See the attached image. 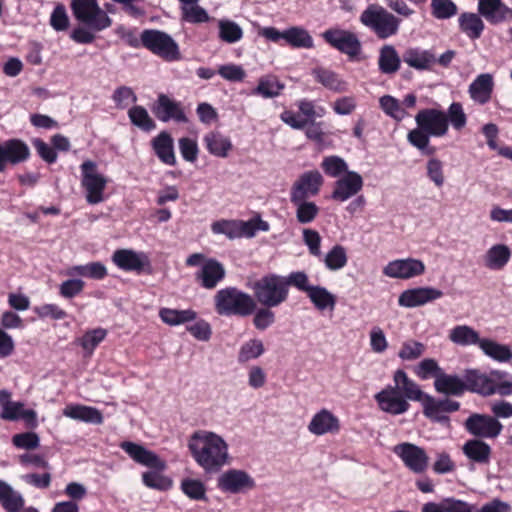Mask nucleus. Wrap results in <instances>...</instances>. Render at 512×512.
I'll list each match as a JSON object with an SVG mask.
<instances>
[{
	"instance_id": "36",
	"label": "nucleus",
	"mask_w": 512,
	"mask_h": 512,
	"mask_svg": "<svg viewBox=\"0 0 512 512\" xmlns=\"http://www.w3.org/2000/svg\"><path fill=\"white\" fill-rule=\"evenodd\" d=\"M316 81L321 83L325 88L341 93L348 89V85L345 81L339 78V76L328 69L318 67L312 71Z\"/></svg>"
},
{
	"instance_id": "23",
	"label": "nucleus",
	"mask_w": 512,
	"mask_h": 512,
	"mask_svg": "<svg viewBox=\"0 0 512 512\" xmlns=\"http://www.w3.org/2000/svg\"><path fill=\"white\" fill-rule=\"evenodd\" d=\"M512 252L506 244H494L484 253L482 260L485 268L492 271L502 270L510 261Z\"/></svg>"
},
{
	"instance_id": "20",
	"label": "nucleus",
	"mask_w": 512,
	"mask_h": 512,
	"mask_svg": "<svg viewBox=\"0 0 512 512\" xmlns=\"http://www.w3.org/2000/svg\"><path fill=\"white\" fill-rule=\"evenodd\" d=\"M63 415L73 419L93 425H100L103 423V414L100 410L95 407L81 405V404H69L63 409Z\"/></svg>"
},
{
	"instance_id": "2",
	"label": "nucleus",
	"mask_w": 512,
	"mask_h": 512,
	"mask_svg": "<svg viewBox=\"0 0 512 512\" xmlns=\"http://www.w3.org/2000/svg\"><path fill=\"white\" fill-rule=\"evenodd\" d=\"M417 128L407 134L408 142L425 155H433L435 147L429 145L430 137H443L448 132V118L439 109L427 108L420 110L415 116Z\"/></svg>"
},
{
	"instance_id": "32",
	"label": "nucleus",
	"mask_w": 512,
	"mask_h": 512,
	"mask_svg": "<svg viewBox=\"0 0 512 512\" xmlns=\"http://www.w3.org/2000/svg\"><path fill=\"white\" fill-rule=\"evenodd\" d=\"M404 62L417 70L429 69L436 61L435 56L427 50L409 48L403 55Z\"/></svg>"
},
{
	"instance_id": "11",
	"label": "nucleus",
	"mask_w": 512,
	"mask_h": 512,
	"mask_svg": "<svg viewBox=\"0 0 512 512\" xmlns=\"http://www.w3.org/2000/svg\"><path fill=\"white\" fill-rule=\"evenodd\" d=\"M30 155V148L20 139H9L0 142V173L6 170L8 164L23 163L29 159Z\"/></svg>"
},
{
	"instance_id": "42",
	"label": "nucleus",
	"mask_w": 512,
	"mask_h": 512,
	"mask_svg": "<svg viewBox=\"0 0 512 512\" xmlns=\"http://www.w3.org/2000/svg\"><path fill=\"white\" fill-rule=\"evenodd\" d=\"M159 316L164 323L170 326H176L195 320L197 314L194 310L191 309L176 310L170 308H162L159 311Z\"/></svg>"
},
{
	"instance_id": "52",
	"label": "nucleus",
	"mask_w": 512,
	"mask_h": 512,
	"mask_svg": "<svg viewBox=\"0 0 512 512\" xmlns=\"http://www.w3.org/2000/svg\"><path fill=\"white\" fill-rule=\"evenodd\" d=\"M283 88L284 85L281 84L276 77L266 76L259 80L255 92L265 98H272L278 96Z\"/></svg>"
},
{
	"instance_id": "22",
	"label": "nucleus",
	"mask_w": 512,
	"mask_h": 512,
	"mask_svg": "<svg viewBox=\"0 0 512 512\" xmlns=\"http://www.w3.org/2000/svg\"><path fill=\"white\" fill-rule=\"evenodd\" d=\"M224 266L215 259L204 261L201 270L196 278L200 280L201 285L206 289H213L225 277Z\"/></svg>"
},
{
	"instance_id": "60",
	"label": "nucleus",
	"mask_w": 512,
	"mask_h": 512,
	"mask_svg": "<svg viewBox=\"0 0 512 512\" xmlns=\"http://www.w3.org/2000/svg\"><path fill=\"white\" fill-rule=\"evenodd\" d=\"M431 8L437 19H448L457 13V6L451 0H432Z\"/></svg>"
},
{
	"instance_id": "21",
	"label": "nucleus",
	"mask_w": 512,
	"mask_h": 512,
	"mask_svg": "<svg viewBox=\"0 0 512 512\" xmlns=\"http://www.w3.org/2000/svg\"><path fill=\"white\" fill-rule=\"evenodd\" d=\"M153 112L156 117L163 122H167L171 119L177 122H187V117L181 109L180 104L172 101L164 94L158 97Z\"/></svg>"
},
{
	"instance_id": "10",
	"label": "nucleus",
	"mask_w": 512,
	"mask_h": 512,
	"mask_svg": "<svg viewBox=\"0 0 512 512\" xmlns=\"http://www.w3.org/2000/svg\"><path fill=\"white\" fill-rule=\"evenodd\" d=\"M323 184V177L317 170H311L301 174L293 183L290 191V201L307 200L316 196Z\"/></svg>"
},
{
	"instance_id": "15",
	"label": "nucleus",
	"mask_w": 512,
	"mask_h": 512,
	"mask_svg": "<svg viewBox=\"0 0 512 512\" xmlns=\"http://www.w3.org/2000/svg\"><path fill=\"white\" fill-rule=\"evenodd\" d=\"M442 296L443 292L437 288L417 287L403 291L398 298V304L402 307L414 308L433 302Z\"/></svg>"
},
{
	"instance_id": "46",
	"label": "nucleus",
	"mask_w": 512,
	"mask_h": 512,
	"mask_svg": "<svg viewBox=\"0 0 512 512\" xmlns=\"http://www.w3.org/2000/svg\"><path fill=\"white\" fill-rule=\"evenodd\" d=\"M295 206L296 219L301 224H308L314 221L319 214V207L311 201H291Z\"/></svg>"
},
{
	"instance_id": "61",
	"label": "nucleus",
	"mask_w": 512,
	"mask_h": 512,
	"mask_svg": "<svg viewBox=\"0 0 512 512\" xmlns=\"http://www.w3.org/2000/svg\"><path fill=\"white\" fill-rule=\"evenodd\" d=\"M211 229L213 233L224 234L231 240L240 238L237 220L216 221L212 224Z\"/></svg>"
},
{
	"instance_id": "62",
	"label": "nucleus",
	"mask_w": 512,
	"mask_h": 512,
	"mask_svg": "<svg viewBox=\"0 0 512 512\" xmlns=\"http://www.w3.org/2000/svg\"><path fill=\"white\" fill-rule=\"evenodd\" d=\"M183 493L193 500H201L205 497L204 484L195 479H184L181 483Z\"/></svg>"
},
{
	"instance_id": "45",
	"label": "nucleus",
	"mask_w": 512,
	"mask_h": 512,
	"mask_svg": "<svg viewBox=\"0 0 512 512\" xmlns=\"http://www.w3.org/2000/svg\"><path fill=\"white\" fill-rule=\"evenodd\" d=\"M182 18L193 24L205 23L210 20L207 11L198 5V0H190L181 7Z\"/></svg>"
},
{
	"instance_id": "28",
	"label": "nucleus",
	"mask_w": 512,
	"mask_h": 512,
	"mask_svg": "<svg viewBox=\"0 0 512 512\" xmlns=\"http://www.w3.org/2000/svg\"><path fill=\"white\" fill-rule=\"evenodd\" d=\"M0 504L6 512H21L25 500L22 494L7 482L0 480Z\"/></svg>"
},
{
	"instance_id": "3",
	"label": "nucleus",
	"mask_w": 512,
	"mask_h": 512,
	"mask_svg": "<svg viewBox=\"0 0 512 512\" xmlns=\"http://www.w3.org/2000/svg\"><path fill=\"white\" fill-rule=\"evenodd\" d=\"M362 25L369 28L379 39H387L397 34L400 19L383 6L370 4L360 15Z\"/></svg>"
},
{
	"instance_id": "1",
	"label": "nucleus",
	"mask_w": 512,
	"mask_h": 512,
	"mask_svg": "<svg viewBox=\"0 0 512 512\" xmlns=\"http://www.w3.org/2000/svg\"><path fill=\"white\" fill-rule=\"evenodd\" d=\"M426 396L420 386L401 369L394 372L393 385L375 395L379 408L391 415H400L410 408L409 401L421 402Z\"/></svg>"
},
{
	"instance_id": "47",
	"label": "nucleus",
	"mask_w": 512,
	"mask_h": 512,
	"mask_svg": "<svg viewBox=\"0 0 512 512\" xmlns=\"http://www.w3.org/2000/svg\"><path fill=\"white\" fill-rule=\"evenodd\" d=\"M129 456L137 463L147 466L149 468L163 470L165 469V462L162 461L151 450H126Z\"/></svg>"
},
{
	"instance_id": "57",
	"label": "nucleus",
	"mask_w": 512,
	"mask_h": 512,
	"mask_svg": "<svg viewBox=\"0 0 512 512\" xmlns=\"http://www.w3.org/2000/svg\"><path fill=\"white\" fill-rule=\"evenodd\" d=\"M446 116L448 118V124L450 123L457 131L462 130L467 124V116L463 110L462 104L459 102H453L449 106Z\"/></svg>"
},
{
	"instance_id": "24",
	"label": "nucleus",
	"mask_w": 512,
	"mask_h": 512,
	"mask_svg": "<svg viewBox=\"0 0 512 512\" xmlns=\"http://www.w3.org/2000/svg\"><path fill=\"white\" fill-rule=\"evenodd\" d=\"M0 418L7 421L23 420L27 426H37V413L33 409H26L24 403L11 401L6 408L0 412Z\"/></svg>"
},
{
	"instance_id": "16",
	"label": "nucleus",
	"mask_w": 512,
	"mask_h": 512,
	"mask_svg": "<svg viewBox=\"0 0 512 512\" xmlns=\"http://www.w3.org/2000/svg\"><path fill=\"white\" fill-rule=\"evenodd\" d=\"M363 187L362 176L355 172H347L343 177L335 182L331 198L336 201L344 202L358 194Z\"/></svg>"
},
{
	"instance_id": "4",
	"label": "nucleus",
	"mask_w": 512,
	"mask_h": 512,
	"mask_svg": "<svg viewBox=\"0 0 512 512\" xmlns=\"http://www.w3.org/2000/svg\"><path fill=\"white\" fill-rule=\"evenodd\" d=\"M215 308L220 315H250L256 308L252 296L234 287L219 290L215 295Z\"/></svg>"
},
{
	"instance_id": "34",
	"label": "nucleus",
	"mask_w": 512,
	"mask_h": 512,
	"mask_svg": "<svg viewBox=\"0 0 512 512\" xmlns=\"http://www.w3.org/2000/svg\"><path fill=\"white\" fill-rule=\"evenodd\" d=\"M307 296L319 311H332L336 306V296L323 286L314 285Z\"/></svg>"
},
{
	"instance_id": "58",
	"label": "nucleus",
	"mask_w": 512,
	"mask_h": 512,
	"mask_svg": "<svg viewBox=\"0 0 512 512\" xmlns=\"http://www.w3.org/2000/svg\"><path fill=\"white\" fill-rule=\"evenodd\" d=\"M424 351V344L418 341L409 340L402 344L401 349L398 352V356L404 361H413L420 358Z\"/></svg>"
},
{
	"instance_id": "51",
	"label": "nucleus",
	"mask_w": 512,
	"mask_h": 512,
	"mask_svg": "<svg viewBox=\"0 0 512 512\" xmlns=\"http://www.w3.org/2000/svg\"><path fill=\"white\" fill-rule=\"evenodd\" d=\"M348 261L346 249L341 245H335L326 254L324 262L326 267L331 271L342 269Z\"/></svg>"
},
{
	"instance_id": "8",
	"label": "nucleus",
	"mask_w": 512,
	"mask_h": 512,
	"mask_svg": "<svg viewBox=\"0 0 512 512\" xmlns=\"http://www.w3.org/2000/svg\"><path fill=\"white\" fill-rule=\"evenodd\" d=\"M141 41L144 47L167 61L181 59L178 44L165 32L145 30L141 35Z\"/></svg>"
},
{
	"instance_id": "7",
	"label": "nucleus",
	"mask_w": 512,
	"mask_h": 512,
	"mask_svg": "<svg viewBox=\"0 0 512 512\" xmlns=\"http://www.w3.org/2000/svg\"><path fill=\"white\" fill-rule=\"evenodd\" d=\"M81 186L85 190V199L89 204L95 205L104 201V190L108 179L98 172L96 162L84 161L81 166Z\"/></svg>"
},
{
	"instance_id": "5",
	"label": "nucleus",
	"mask_w": 512,
	"mask_h": 512,
	"mask_svg": "<svg viewBox=\"0 0 512 512\" xmlns=\"http://www.w3.org/2000/svg\"><path fill=\"white\" fill-rule=\"evenodd\" d=\"M253 292L256 300L265 307H278L289 295L284 277L277 274H269L257 280Z\"/></svg>"
},
{
	"instance_id": "13",
	"label": "nucleus",
	"mask_w": 512,
	"mask_h": 512,
	"mask_svg": "<svg viewBox=\"0 0 512 512\" xmlns=\"http://www.w3.org/2000/svg\"><path fill=\"white\" fill-rule=\"evenodd\" d=\"M464 426L469 433L484 438H494L502 430V425L496 418L478 413L470 415L466 419Z\"/></svg>"
},
{
	"instance_id": "18",
	"label": "nucleus",
	"mask_w": 512,
	"mask_h": 512,
	"mask_svg": "<svg viewBox=\"0 0 512 512\" xmlns=\"http://www.w3.org/2000/svg\"><path fill=\"white\" fill-rule=\"evenodd\" d=\"M195 461L208 473L216 472L229 462L226 450H192Z\"/></svg>"
},
{
	"instance_id": "33",
	"label": "nucleus",
	"mask_w": 512,
	"mask_h": 512,
	"mask_svg": "<svg viewBox=\"0 0 512 512\" xmlns=\"http://www.w3.org/2000/svg\"><path fill=\"white\" fill-rule=\"evenodd\" d=\"M449 340L460 346H480L483 339L480 338L479 333L474 328L468 325H457L450 330Z\"/></svg>"
},
{
	"instance_id": "53",
	"label": "nucleus",
	"mask_w": 512,
	"mask_h": 512,
	"mask_svg": "<svg viewBox=\"0 0 512 512\" xmlns=\"http://www.w3.org/2000/svg\"><path fill=\"white\" fill-rule=\"evenodd\" d=\"M426 175L436 187L441 188L445 183L444 163L438 158H430L426 163Z\"/></svg>"
},
{
	"instance_id": "9",
	"label": "nucleus",
	"mask_w": 512,
	"mask_h": 512,
	"mask_svg": "<svg viewBox=\"0 0 512 512\" xmlns=\"http://www.w3.org/2000/svg\"><path fill=\"white\" fill-rule=\"evenodd\" d=\"M323 39L333 48L350 58L357 57L362 49L357 35L349 30L331 28L322 33Z\"/></svg>"
},
{
	"instance_id": "31",
	"label": "nucleus",
	"mask_w": 512,
	"mask_h": 512,
	"mask_svg": "<svg viewBox=\"0 0 512 512\" xmlns=\"http://www.w3.org/2000/svg\"><path fill=\"white\" fill-rule=\"evenodd\" d=\"M188 448H227V443L212 431L198 430L191 435Z\"/></svg>"
},
{
	"instance_id": "48",
	"label": "nucleus",
	"mask_w": 512,
	"mask_h": 512,
	"mask_svg": "<svg viewBox=\"0 0 512 512\" xmlns=\"http://www.w3.org/2000/svg\"><path fill=\"white\" fill-rule=\"evenodd\" d=\"M219 38L226 43H236L243 37L242 28L231 20H220L218 23Z\"/></svg>"
},
{
	"instance_id": "43",
	"label": "nucleus",
	"mask_w": 512,
	"mask_h": 512,
	"mask_svg": "<svg viewBox=\"0 0 512 512\" xmlns=\"http://www.w3.org/2000/svg\"><path fill=\"white\" fill-rule=\"evenodd\" d=\"M264 352L265 348L262 340L250 339L240 346L237 354V361L240 364H244L259 358Z\"/></svg>"
},
{
	"instance_id": "40",
	"label": "nucleus",
	"mask_w": 512,
	"mask_h": 512,
	"mask_svg": "<svg viewBox=\"0 0 512 512\" xmlns=\"http://www.w3.org/2000/svg\"><path fill=\"white\" fill-rule=\"evenodd\" d=\"M459 25L461 30L470 38L478 39L483 30L484 22L478 14L463 13L459 17Z\"/></svg>"
},
{
	"instance_id": "63",
	"label": "nucleus",
	"mask_w": 512,
	"mask_h": 512,
	"mask_svg": "<svg viewBox=\"0 0 512 512\" xmlns=\"http://www.w3.org/2000/svg\"><path fill=\"white\" fill-rule=\"evenodd\" d=\"M284 282L286 283V287L289 289V286H293L300 291L305 292L306 294L309 292L314 285H309V279L307 274L304 271H296L290 273L287 277H284Z\"/></svg>"
},
{
	"instance_id": "12",
	"label": "nucleus",
	"mask_w": 512,
	"mask_h": 512,
	"mask_svg": "<svg viewBox=\"0 0 512 512\" xmlns=\"http://www.w3.org/2000/svg\"><path fill=\"white\" fill-rule=\"evenodd\" d=\"M424 272L425 264L416 258L393 260L383 268L385 276L396 279H410L420 276Z\"/></svg>"
},
{
	"instance_id": "44",
	"label": "nucleus",
	"mask_w": 512,
	"mask_h": 512,
	"mask_svg": "<svg viewBox=\"0 0 512 512\" xmlns=\"http://www.w3.org/2000/svg\"><path fill=\"white\" fill-rule=\"evenodd\" d=\"M423 406V414L434 422L448 425L449 417L442 410L438 400L434 397L426 394V396L420 402Z\"/></svg>"
},
{
	"instance_id": "35",
	"label": "nucleus",
	"mask_w": 512,
	"mask_h": 512,
	"mask_svg": "<svg viewBox=\"0 0 512 512\" xmlns=\"http://www.w3.org/2000/svg\"><path fill=\"white\" fill-rule=\"evenodd\" d=\"M112 260L120 269L125 271H141L144 266L140 255L128 249L115 251Z\"/></svg>"
},
{
	"instance_id": "56",
	"label": "nucleus",
	"mask_w": 512,
	"mask_h": 512,
	"mask_svg": "<svg viewBox=\"0 0 512 512\" xmlns=\"http://www.w3.org/2000/svg\"><path fill=\"white\" fill-rule=\"evenodd\" d=\"M106 335L107 331L105 329H93L84 334V336L80 339V345L88 355H91L99 343L105 339Z\"/></svg>"
},
{
	"instance_id": "19",
	"label": "nucleus",
	"mask_w": 512,
	"mask_h": 512,
	"mask_svg": "<svg viewBox=\"0 0 512 512\" xmlns=\"http://www.w3.org/2000/svg\"><path fill=\"white\" fill-rule=\"evenodd\" d=\"M339 429V419L327 409H321L317 412L308 424V431L316 436L336 433Z\"/></svg>"
},
{
	"instance_id": "6",
	"label": "nucleus",
	"mask_w": 512,
	"mask_h": 512,
	"mask_svg": "<svg viewBox=\"0 0 512 512\" xmlns=\"http://www.w3.org/2000/svg\"><path fill=\"white\" fill-rule=\"evenodd\" d=\"M74 17L95 32L111 26L112 20L96 0H71Z\"/></svg>"
},
{
	"instance_id": "49",
	"label": "nucleus",
	"mask_w": 512,
	"mask_h": 512,
	"mask_svg": "<svg viewBox=\"0 0 512 512\" xmlns=\"http://www.w3.org/2000/svg\"><path fill=\"white\" fill-rule=\"evenodd\" d=\"M162 470H152L143 473L142 480L145 486L157 489V490H168L172 487V480L161 473Z\"/></svg>"
},
{
	"instance_id": "39",
	"label": "nucleus",
	"mask_w": 512,
	"mask_h": 512,
	"mask_svg": "<svg viewBox=\"0 0 512 512\" xmlns=\"http://www.w3.org/2000/svg\"><path fill=\"white\" fill-rule=\"evenodd\" d=\"M404 464L414 473H422L428 465L424 450H396Z\"/></svg>"
},
{
	"instance_id": "59",
	"label": "nucleus",
	"mask_w": 512,
	"mask_h": 512,
	"mask_svg": "<svg viewBox=\"0 0 512 512\" xmlns=\"http://www.w3.org/2000/svg\"><path fill=\"white\" fill-rule=\"evenodd\" d=\"M380 106L386 114L397 121H401L407 115L398 100L392 96L385 95L381 97Z\"/></svg>"
},
{
	"instance_id": "64",
	"label": "nucleus",
	"mask_w": 512,
	"mask_h": 512,
	"mask_svg": "<svg viewBox=\"0 0 512 512\" xmlns=\"http://www.w3.org/2000/svg\"><path fill=\"white\" fill-rule=\"evenodd\" d=\"M50 25L56 31H64L68 28L69 17L65 7L62 4H58L54 8L50 16Z\"/></svg>"
},
{
	"instance_id": "14",
	"label": "nucleus",
	"mask_w": 512,
	"mask_h": 512,
	"mask_svg": "<svg viewBox=\"0 0 512 512\" xmlns=\"http://www.w3.org/2000/svg\"><path fill=\"white\" fill-rule=\"evenodd\" d=\"M218 486L224 492L237 494L252 490L255 487V481L245 471L231 469L219 477Z\"/></svg>"
},
{
	"instance_id": "29",
	"label": "nucleus",
	"mask_w": 512,
	"mask_h": 512,
	"mask_svg": "<svg viewBox=\"0 0 512 512\" xmlns=\"http://www.w3.org/2000/svg\"><path fill=\"white\" fill-rule=\"evenodd\" d=\"M434 387L439 393L453 396H460L466 391L465 379L462 380L457 375H448L444 372L437 375Z\"/></svg>"
},
{
	"instance_id": "50",
	"label": "nucleus",
	"mask_w": 512,
	"mask_h": 512,
	"mask_svg": "<svg viewBox=\"0 0 512 512\" xmlns=\"http://www.w3.org/2000/svg\"><path fill=\"white\" fill-rule=\"evenodd\" d=\"M321 168L326 175L333 178L339 177L343 173L346 174L350 172L345 160L336 155L325 157L321 163Z\"/></svg>"
},
{
	"instance_id": "38",
	"label": "nucleus",
	"mask_w": 512,
	"mask_h": 512,
	"mask_svg": "<svg viewBox=\"0 0 512 512\" xmlns=\"http://www.w3.org/2000/svg\"><path fill=\"white\" fill-rule=\"evenodd\" d=\"M285 41L294 48L311 49L314 40L308 30L301 26H292L285 30Z\"/></svg>"
},
{
	"instance_id": "27",
	"label": "nucleus",
	"mask_w": 512,
	"mask_h": 512,
	"mask_svg": "<svg viewBox=\"0 0 512 512\" xmlns=\"http://www.w3.org/2000/svg\"><path fill=\"white\" fill-rule=\"evenodd\" d=\"M152 147L161 162L170 166L176 164L173 139L169 133L161 132L152 140Z\"/></svg>"
},
{
	"instance_id": "54",
	"label": "nucleus",
	"mask_w": 512,
	"mask_h": 512,
	"mask_svg": "<svg viewBox=\"0 0 512 512\" xmlns=\"http://www.w3.org/2000/svg\"><path fill=\"white\" fill-rule=\"evenodd\" d=\"M240 238H252L258 230L268 231L269 225L260 218H253L248 221L237 220Z\"/></svg>"
},
{
	"instance_id": "17",
	"label": "nucleus",
	"mask_w": 512,
	"mask_h": 512,
	"mask_svg": "<svg viewBox=\"0 0 512 512\" xmlns=\"http://www.w3.org/2000/svg\"><path fill=\"white\" fill-rule=\"evenodd\" d=\"M478 12L493 25L512 21V8L501 0H479Z\"/></svg>"
},
{
	"instance_id": "26",
	"label": "nucleus",
	"mask_w": 512,
	"mask_h": 512,
	"mask_svg": "<svg viewBox=\"0 0 512 512\" xmlns=\"http://www.w3.org/2000/svg\"><path fill=\"white\" fill-rule=\"evenodd\" d=\"M494 82L491 74L483 73L470 84L468 92L473 101L479 104L487 103L493 91Z\"/></svg>"
},
{
	"instance_id": "41",
	"label": "nucleus",
	"mask_w": 512,
	"mask_h": 512,
	"mask_svg": "<svg viewBox=\"0 0 512 512\" xmlns=\"http://www.w3.org/2000/svg\"><path fill=\"white\" fill-rule=\"evenodd\" d=\"M479 347L485 355L496 361L507 362L512 359V351L507 345L490 339H483Z\"/></svg>"
},
{
	"instance_id": "55",
	"label": "nucleus",
	"mask_w": 512,
	"mask_h": 512,
	"mask_svg": "<svg viewBox=\"0 0 512 512\" xmlns=\"http://www.w3.org/2000/svg\"><path fill=\"white\" fill-rule=\"evenodd\" d=\"M129 118L131 122L145 131L155 128V124L149 116L147 110L142 106H135L129 110Z\"/></svg>"
},
{
	"instance_id": "30",
	"label": "nucleus",
	"mask_w": 512,
	"mask_h": 512,
	"mask_svg": "<svg viewBox=\"0 0 512 512\" xmlns=\"http://www.w3.org/2000/svg\"><path fill=\"white\" fill-rule=\"evenodd\" d=\"M209 153L216 157L226 158L232 149L230 139L218 131H212L203 138Z\"/></svg>"
},
{
	"instance_id": "37",
	"label": "nucleus",
	"mask_w": 512,
	"mask_h": 512,
	"mask_svg": "<svg viewBox=\"0 0 512 512\" xmlns=\"http://www.w3.org/2000/svg\"><path fill=\"white\" fill-rule=\"evenodd\" d=\"M401 59L392 45H384L379 51L378 66L383 74H393L400 68Z\"/></svg>"
},
{
	"instance_id": "25",
	"label": "nucleus",
	"mask_w": 512,
	"mask_h": 512,
	"mask_svg": "<svg viewBox=\"0 0 512 512\" xmlns=\"http://www.w3.org/2000/svg\"><path fill=\"white\" fill-rule=\"evenodd\" d=\"M465 388L485 396L496 393L495 384L487 375L477 370H468L465 375Z\"/></svg>"
}]
</instances>
